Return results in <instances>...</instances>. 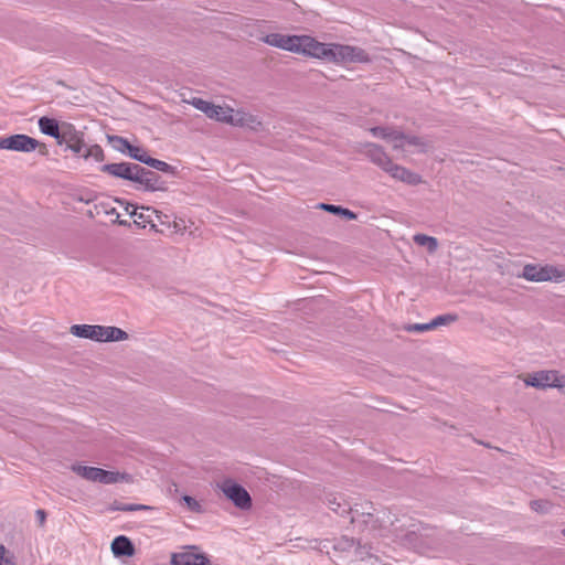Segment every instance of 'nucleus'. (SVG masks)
Instances as JSON below:
<instances>
[{
    "instance_id": "nucleus-1",
    "label": "nucleus",
    "mask_w": 565,
    "mask_h": 565,
    "mask_svg": "<svg viewBox=\"0 0 565 565\" xmlns=\"http://www.w3.org/2000/svg\"><path fill=\"white\" fill-rule=\"evenodd\" d=\"M350 523L361 532L385 536L386 523H390V508L377 509L370 501L355 503Z\"/></svg>"
},
{
    "instance_id": "nucleus-2",
    "label": "nucleus",
    "mask_w": 565,
    "mask_h": 565,
    "mask_svg": "<svg viewBox=\"0 0 565 565\" xmlns=\"http://www.w3.org/2000/svg\"><path fill=\"white\" fill-rule=\"evenodd\" d=\"M420 522L407 514H397L390 509V523H386L385 536L412 540L420 531Z\"/></svg>"
},
{
    "instance_id": "nucleus-3",
    "label": "nucleus",
    "mask_w": 565,
    "mask_h": 565,
    "mask_svg": "<svg viewBox=\"0 0 565 565\" xmlns=\"http://www.w3.org/2000/svg\"><path fill=\"white\" fill-rule=\"evenodd\" d=\"M529 281L543 282V281H565V268L554 265H539L526 264L523 267L522 274L519 275Z\"/></svg>"
},
{
    "instance_id": "nucleus-4",
    "label": "nucleus",
    "mask_w": 565,
    "mask_h": 565,
    "mask_svg": "<svg viewBox=\"0 0 565 565\" xmlns=\"http://www.w3.org/2000/svg\"><path fill=\"white\" fill-rule=\"evenodd\" d=\"M326 61L333 63L369 62V56L360 47L330 43L328 44Z\"/></svg>"
},
{
    "instance_id": "nucleus-5",
    "label": "nucleus",
    "mask_w": 565,
    "mask_h": 565,
    "mask_svg": "<svg viewBox=\"0 0 565 565\" xmlns=\"http://www.w3.org/2000/svg\"><path fill=\"white\" fill-rule=\"evenodd\" d=\"M527 386L535 388L555 387L565 390V376L558 371H539L527 376L525 380Z\"/></svg>"
},
{
    "instance_id": "nucleus-6",
    "label": "nucleus",
    "mask_w": 565,
    "mask_h": 565,
    "mask_svg": "<svg viewBox=\"0 0 565 565\" xmlns=\"http://www.w3.org/2000/svg\"><path fill=\"white\" fill-rule=\"evenodd\" d=\"M218 488L238 509L248 510L252 508V498L243 486L234 482L232 479H225L218 484Z\"/></svg>"
},
{
    "instance_id": "nucleus-7",
    "label": "nucleus",
    "mask_w": 565,
    "mask_h": 565,
    "mask_svg": "<svg viewBox=\"0 0 565 565\" xmlns=\"http://www.w3.org/2000/svg\"><path fill=\"white\" fill-rule=\"evenodd\" d=\"M295 53L326 61L328 44L317 41L309 35H297Z\"/></svg>"
},
{
    "instance_id": "nucleus-8",
    "label": "nucleus",
    "mask_w": 565,
    "mask_h": 565,
    "mask_svg": "<svg viewBox=\"0 0 565 565\" xmlns=\"http://www.w3.org/2000/svg\"><path fill=\"white\" fill-rule=\"evenodd\" d=\"M38 146L39 141L36 139L23 134L0 138V149L18 152H32Z\"/></svg>"
},
{
    "instance_id": "nucleus-9",
    "label": "nucleus",
    "mask_w": 565,
    "mask_h": 565,
    "mask_svg": "<svg viewBox=\"0 0 565 565\" xmlns=\"http://www.w3.org/2000/svg\"><path fill=\"white\" fill-rule=\"evenodd\" d=\"M55 140L60 146L65 145L67 149L76 154H81L85 148L82 134L77 131L72 124L63 122L62 131Z\"/></svg>"
},
{
    "instance_id": "nucleus-10",
    "label": "nucleus",
    "mask_w": 565,
    "mask_h": 565,
    "mask_svg": "<svg viewBox=\"0 0 565 565\" xmlns=\"http://www.w3.org/2000/svg\"><path fill=\"white\" fill-rule=\"evenodd\" d=\"M130 216L134 217V224L139 228H145L147 225L151 230L158 233H162V228H158V224L154 218H161V212L150 206L134 207L130 212Z\"/></svg>"
},
{
    "instance_id": "nucleus-11",
    "label": "nucleus",
    "mask_w": 565,
    "mask_h": 565,
    "mask_svg": "<svg viewBox=\"0 0 565 565\" xmlns=\"http://www.w3.org/2000/svg\"><path fill=\"white\" fill-rule=\"evenodd\" d=\"M190 104L196 109L204 113L209 118L215 119L221 122H226L227 117L232 111L231 107H222L218 105H214L213 103H210L198 97L192 98Z\"/></svg>"
},
{
    "instance_id": "nucleus-12",
    "label": "nucleus",
    "mask_w": 565,
    "mask_h": 565,
    "mask_svg": "<svg viewBox=\"0 0 565 565\" xmlns=\"http://www.w3.org/2000/svg\"><path fill=\"white\" fill-rule=\"evenodd\" d=\"M196 551V546H188L183 552L172 553L171 565H211L207 556Z\"/></svg>"
},
{
    "instance_id": "nucleus-13",
    "label": "nucleus",
    "mask_w": 565,
    "mask_h": 565,
    "mask_svg": "<svg viewBox=\"0 0 565 565\" xmlns=\"http://www.w3.org/2000/svg\"><path fill=\"white\" fill-rule=\"evenodd\" d=\"M225 124L247 127L254 131H259L262 128V121L256 116L241 110L235 113L234 109H232Z\"/></svg>"
},
{
    "instance_id": "nucleus-14",
    "label": "nucleus",
    "mask_w": 565,
    "mask_h": 565,
    "mask_svg": "<svg viewBox=\"0 0 565 565\" xmlns=\"http://www.w3.org/2000/svg\"><path fill=\"white\" fill-rule=\"evenodd\" d=\"M70 330L71 333L77 338L105 342V326L74 324Z\"/></svg>"
},
{
    "instance_id": "nucleus-15",
    "label": "nucleus",
    "mask_w": 565,
    "mask_h": 565,
    "mask_svg": "<svg viewBox=\"0 0 565 565\" xmlns=\"http://www.w3.org/2000/svg\"><path fill=\"white\" fill-rule=\"evenodd\" d=\"M262 41L270 46L278 47L295 53L297 35H287L281 33H269L262 38Z\"/></svg>"
},
{
    "instance_id": "nucleus-16",
    "label": "nucleus",
    "mask_w": 565,
    "mask_h": 565,
    "mask_svg": "<svg viewBox=\"0 0 565 565\" xmlns=\"http://www.w3.org/2000/svg\"><path fill=\"white\" fill-rule=\"evenodd\" d=\"M135 164L134 162L106 163L102 166L100 171L111 177L132 182Z\"/></svg>"
},
{
    "instance_id": "nucleus-17",
    "label": "nucleus",
    "mask_w": 565,
    "mask_h": 565,
    "mask_svg": "<svg viewBox=\"0 0 565 565\" xmlns=\"http://www.w3.org/2000/svg\"><path fill=\"white\" fill-rule=\"evenodd\" d=\"M365 154L371 162L376 164L383 171H385L392 162L390 156L384 151V149L381 146L376 143H366Z\"/></svg>"
},
{
    "instance_id": "nucleus-18",
    "label": "nucleus",
    "mask_w": 565,
    "mask_h": 565,
    "mask_svg": "<svg viewBox=\"0 0 565 565\" xmlns=\"http://www.w3.org/2000/svg\"><path fill=\"white\" fill-rule=\"evenodd\" d=\"M385 172L388 173L392 178L403 181V182H406L412 185H416V184L420 183V181H422L419 174L412 172L411 170H408L402 166H398V164L394 163L393 161L387 167Z\"/></svg>"
},
{
    "instance_id": "nucleus-19",
    "label": "nucleus",
    "mask_w": 565,
    "mask_h": 565,
    "mask_svg": "<svg viewBox=\"0 0 565 565\" xmlns=\"http://www.w3.org/2000/svg\"><path fill=\"white\" fill-rule=\"evenodd\" d=\"M326 503L330 510H332L334 513H337L341 516H343V515H350V518L353 516L354 505H351L340 494H328L326 497Z\"/></svg>"
},
{
    "instance_id": "nucleus-20",
    "label": "nucleus",
    "mask_w": 565,
    "mask_h": 565,
    "mask_svg": "<svg viewBox=\"0 0 565 565\" xmlns=\"http://www.w3.org/2000/svg\"><path fill=\"white\" fill-rule=\"evenodd\" d=\"M110 548L116 557H131L136 553L131 540L125 535L115 537L111 542Z\"/></svg>"
},
{
    "instance_id": "nucleus-21",
    "label": "nucleus",
    "mask_w": 565,
    "mask_h": 565,
    "mask_svg": "<svg viewBox=\"0 0 565 565\" xmlns=\"http://www.w3.org/2000/svg\"><path fill=\"white\" fill-rule=\"evenodd\" d=\"M39 128L42 134L51 136L54 139L58 138V135L62 131V125L60 126L56 119L45 116L39 119Z\"/></svg>"
},
{
    "instance_id": "nucleus-22",
    "label": "nucleus",
    "mask_w": 565,
    "mask_h": 565,
    "mask_svg": "<svg viewBox=\"0 0 565 565\" xmlns=\"http://www.w3.org/2000/svg\"><path fill=\"white\" fill-rule=\"evenodd\" d=\"M130 476L118 471H108L100 468L97 482L104 484H113L120 481H129Z\"/></svg>"
},
{
    "instance_id": "nucleus-23",
    "label": "nucleus",
    "mask_w": 565,
    "mask_h": 565,
    "mask_svg": "<svg viewBox=\"0 0 565 565\" xmlns=\"http://www.w3.org/2000/svg\"><path fill=\"white\" fill-rule=\"evenodd\" d=\"M318 209L323 210V211L329 212L334 215H340L350 221L358 218L356 213H354L353 211H351L349 209L342 207L340 205L319 203Z\"/></svg>"
},
{
    "instance_id": "nucleus-24",
    "label": "nucleus",
    "mask_w": 565,
    "mask_h": 565,
    "mask_svg": "<svg viewBox=\"0 0 565 565\" xmlns=\"http://www.w3.org/2000/svg\"><path fill=\"white\" fill-rule=\"evenodd\" d=\"M146 189L145 191L156 192V191H167L168 183L164 181L158 172L150 170L149 178L146 180Z\"/></svg>"
},
{
    "instance_id": "nucleus-25",
    "label": "nucleus",
    "mask_w": 565,
    "mask_h": 565,
    "mask_svg": "<svg viewBox=\"0 0 565 565\" xmlns=\"http://www.w3.org/2000/svg\"><path fill=\"white\" fill-rule=\"evenodd\" d=\"M150 170L136 163L134 170L132 182L136 184L137 190L145 191L146 189V180L149 178Z\"/></svg>"
},
{
    "instance_id": "nucleus-26",
    "label": "nucleus",
    "mask_w": 565,
    "mask_h": 565,
    "mask_svg": "<svg viewBox=\"0 0 565 565\" xmlns=\"http://www.w3.org/2000/svg\"><path fill=\"white\" fill-rule=\"evenodd\" d=\"M72 470L86 480L97 482L100 468L74 465Z\"/></svg>"
},
{
    "instance_id": "nucleus-27",
    "label": "nucleus",
    "mask_w": 565,
    "mask_h": 565,
    "mask_svg": "<svg viewBox=\"0 0 565 565\" xmlns=\"http://www.w3.org/2000/svg\"><path fill=\"white\" fill-rule=\"evenodd\" d=\"M413 239L417 245L426 247L429 253H435L438 248V241L436 237L428 236L426 234H416Z\"/></svg>"
},
{
    "instance_id": "nucleus-28",
    "label": "nucleus",
    "mask_w": 565,
    "mask_h": 565,
    "mask_svg": "<svg viewBox=\"0 0 565 565\" xmlns=\"http://www.w3.org/2000/svg\"><path fill=\"white\" fill-rule=\"evenodd\" d=\"M79 156L83 157L84 159L93 158L97 162H102L105 160L104 150L99 145H92L88 147L85 143V148Z\"/></svg>"
},
{
    "instance_id": "nucleus-29",
    "label": "nucleus",
    "mask_w": 565,
    "mask_h": 565,
    "mask_svg": "<svg viewBox=\"0 0 565 565\" xmlns=\"http://www.w3.org/2000/svg\"><path fill=\"white\" fill-rule=\"evenodd\" d=\"M105 342L124 341L128 339V333L117 327H105Z\"/></svg>"
},
{
    "instance_id": "nucleus-30",
    "label": "nucleus",
    "mask_w": 565,
    "mask_h": 565,
    "mask_svg": "<svg viewBox=\"0 0 565 565\" xmlns=\"http://www.w3.org/2000/svg\"><path fill=\"white\" fill-rule=\"evenodd\" d=\"M107 138H108V142L111 145V147L121 153H127V151L132 146L126 138H124L121 136L113 135V136H108Z\"/></svg>"
},
{
    "instance_id": "nucleus-31",
    "label": "nucleus",
    "mask_w": 565,
    "mask_h": 565,
    "mask_svg": "<svg viewBox=\"0 0 565 565\" xmlns=\"http://www.w3.org/2000/svg\"><path fill=\"white\" fill-rule=\"evenodd\" d=\"M148 162H147V166L157 170V171H162V172H166V173H170V174H175V167L162 161V160H159V159H156V158H152L150 157L149 159H147Z\"/></svg>"
},
{
    "instance_id": "nucleus-32",
    "label": "nucleus",
    "mask_w": 565,
    "mask_h": 565,
    "mask_svg": "<svg viewBox=\"0 0 565 565\" xmlns=\"http://www.w3.org/2000/svg\"><path fill=\"white\" fill-rule=\"evenodd\" d=\"M457 320H458V315L457 313H445V315H440V316L435 317L430 321V326L435 329V328L440 327V326H448L450 323L456 322Z\"/></svg>"
},
{
    "instance_id": "nucleus-33",
    "label": "nucleus",
    "mask_w": 565,
    "mask_h": 565,
    "mask_svg": "<svg viewBox=\"0 0 565 565\" xmlns=\"http://www.w3.org/2000/svg\"><path fill=\"white\" fill-rule=\"evenodd\" d=\"M127 154L138 161V162H141L143 164H147L148 160L150 158V156L148 154V152L146 150H143L142 148L140 147H137V146H131V148L127 151Z\"/></svg>"
},
{
    "instance_id": "nucleus-34",
    "label": "nucleus",
    "mask_w": 565,
    "mask_h": 565,
    "mask_svg": "<svg viewBox=\"0 0 565 565\" xmlns=\"http://www.w3.org/2000/svg\"><path fill=\"white\" fill-rule=\"evenodd\" d=\"M390 135L387 141L393 143V148L403 149L405 145V134L393 128Z\"/></svg>"
},
{
    "instance_id": "nucleus-35",
    "label": "nucleus",
    "mask_w": 565,
    "mask_h": 565,
    "mask_svg": "<svg viewBox=\"0 0 565 565\" xmlns=\"http://www.w3.org/2000/svg\"><path fill=\"white\" fill-rule=\"evenodd\" d=\"M354 545H355L354 539L342 536L334 543L333 548L335 551L345 552V551L352 550L354 547Z\"/></svg>"
},
{
    "instance_id": "nucleus-36",
    "label": "nucleus",
    "mask_w": 565,
    "mask_h": 565,
    "mask_svg": "<svg viewBox=\"0 0 565 565\" xmlns=\"http://www.w3.org/2000/svg\"><path fill=\"white\" fill-rule=\"evenodd\" d=\"M405 143L414 147H418L422 152L427 150V143L417 136L405 135Z\"/></svg>"
},
{
    "instance_id": "nucleus-37",
    "label": "nucleus",
    "mask_w": 565,
    "mask_h": 565,
    "mask_svg": "<svg viewBox=\"0 0 565 565\" xmlns=\"http://www.w3.org/2000/svg\"><path fill=\"white\" fill-rule=\"evenodd\" d=\"M407 332H425L433 330L434 328L430 326V322L427 323H413V324H406L403 328Z\"/></svg>"
},
{
    "instance_id": "nucleus-38",
    "label": "nucleus",
    "mask_w": 565,
    "mask_h": 565,
    "mask_svg": "<svg viewBox=\"0 0 565 565\" xmlns=\"http://www.w3.org/2000/svg\"><path fill=\"white\" fill-rule=\"evenodd\" d=\"M115 510L132 512V511H139V510H152V508L149 507V505H145V504H126V503H121V504L117 505L115 508Z\"/></svg>"
},
{
    "instance_id": "nucleus-39",
    "label": "nucleus",
    "mask_w": 565,
    "mask_h": 565,
    "mask_svg": "<svg viewBox=\"0 0 565 565\" xmlns=\"http://www.w3.org/2000/svg\"><path fill=\"white\" fill-rule=\"evenodd\" d=\"M392 129L393 128H390V127H373V128H371V132L374 137L387 140L388 137L391 136L390 134H391Z\"/></svg>"
},
{
    "instance_id": "nucleus-40",
    "label": "nucleus",
    "mask_w": 565,
    "mask_h": 565,
    "mask_svg": "<svg viewBox=\"0 0 565 565\" xmlns=\"http://www.w3.org/2000/svg\"><path fill=\"white\" fill-rule=\"evenodd\" d=\"M182 500L192 512H201V504L190 495H183Z\"/></svg>"
},
{
    "instance_id": "nucleus-41",
    "label": "nucleus",
    "mask_w": 565,
    "mask_h": 565,
    "mask_svg": "<svg viewBox=\"0 0 565 565\" xmlns=\"http://www.w3.org/2000/svg\"><path fill=\"white\" fill-rule=\"evenodd\" d=\"M530 505H531L532 510H534L536 512L545 513V512H547L548 502L544 501V500H533V501H531Z\"/></svg>"
},
{
    "instance_id": "nucleus-42",
    "label": "nucleus",
    "mask_w": 565,
    "mask_h": 565,
    "mask_svg": "<svg viewBox=\"0 0 565 565\" xmlns=\"http://www.w3.org/2000/svg\"><path fill=\"white\" fill-rule=\"evenodd\" d=\"M7 550L0 544V565H15L10 558L6 557Z\"/></svg>"
},
{
    "instance_id": "nucleus-43",
    "label": "nucleus",
    "mask_w": 565,
    "mask_h": 565,
    "mask_svg": "<svg viewBox=\"0 0 565 565\" xmlns=\"http://www.w3.org/2000/svg\"><path fill=\"white\" fill-rule=\"evenodd\" d=\"M156 223L158 224V228H161V225L170 226V223L168 221V216L166 214L161 213V218H154Z\"/></svg>"
},
{
    "instance_id": "nucleus-44",
    "label": "nucleus",
    "mask_w": 565,
    "mask_h": 565,
    "mask_svg": "<svg viewBox=\"0 0 565 565\" xmlns=\"http://www.w3.org/2000/svg\"><path fill=\"white\" fill-rule=\"evenodd\" d=\"M35 513H36V516H38V519H39L40 524L42 525V524L45 522V519H46V513H45V511H44V510H42V509H39V510H36V512H35Z\"/></svg>"
},
{
    "instance_id": "nucleus-45",
    "label": "nucleus",
    "mask_w": 565,
    "mask_h": 565,
    "mask_svg": "<svg viewBox=\"0 0 565 565\" xmlns=\"http://www.w3.org/2000/svg\"><path fill=\"white\" fill-rule=\"evenodd\" d=\"M36 149H39V153L42 156L49 154V149H47L46 145H44V143L39 142V146L36 147Z\"/></svg>"
},
{
    "instance_id": "nucleus-46",
    "label": "nucleus",
    "mask_w": 565,
    "mask_h": 565,
    "mask_svg": "<svg viewBox=\"0 0 565 565\" xmlns=\"http://www.w3.org/2000/svg\"><path fill=\"white\" fill-rule=\"evenodd\" d=\"M134 207H137V206L134 204H128L126 207V211L130 214V212L134 210Z\"/></svg>"
},
{
    "instance_id": "nucleus-47",
    "label": "nucleus",
    "mask_w": 565,
    "mask_h": 565,
    "mask_svg": "<svg viewBox=\"0 0 565 565\" xmlns=\"http://www.w3.org/2000/svg\"><path fill=\"white\" fill-rule=\"evenodd\" d=\"M118 223L124 226H130V223L127 221H118Z\"/></svg>"
},
{
    "instance_id": "nucleus-48",
    "label": "nucleus",
    "mask_w": 565,
    "mask_h": 565,
    "mask_svg": "<svg viewBox=\"0 0 565 565\" xmlns=\"http://www.w3.org/2000/svg\"><path fill=\"white\" fill-rule=\"evenodd\" d=\"M562 534L565 536V529L562 530Z\"/></svg>"
}]
</instances>
